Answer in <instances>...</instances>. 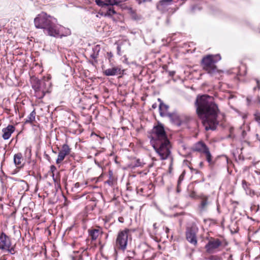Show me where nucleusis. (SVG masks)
Here are the masks:
<instances>
[{
	"instance_id": "obj_1",
	"label": "nucleus",
	"mask_w": 260,
	"mask_h": 260,
	"mask_svg": "<svg viewBox=\"0 0 260 260\" xmlns=\"http://www.w3.org/2000/svg\"><path fill=\"white\" fill-rule=\"evenodd\" d=\"M195 106L197 114L202 119V123L206 130L215 129L218 124L217 117L219 110L213 101V98L205 94L198 96Z\"/></svg>"
},
{
	"instance_id": "obj_2",
	"label": "nucleus",
	"mask_w": 260,
	"mask_h": 260,
	"mask_svg": "<svg viewBox=\"0 0 260 260\" xmlns=\"http://www.w3.org/2000/svg\"><path fill=\"white\" fill-rule=\"evenodd\" d=\"M50 18V16L46 14H42L35 19L34 23L37 28L46 29L49 35L55 37L58 35V30L51 22Z\"/></svg>"
},
{
	"instance_id": "obj_3",
	"label": "nucleus",
	"mask_w": 260,
	"mask_h": 260,
	"mask_svg": "<svg viewBox=\"0 0 260 260\" xmlns=\"http://www.w3.org/2000/svg\"><path fill=\"white\" fill-rule=\"evenodd\" d=\"M215 56L208 55L204 57L202 60L203 69L211 76H215L220 72L215 65V63L217 62L215 59Z\"/></svg>"
},
{
	"instance_id": "obj_4",
	"label": "nucleus",
	"mask_w": 260,
	"mask_h": 260,
	"mask_svg": "<svg viewBox=\"0 0 260 260\" xmlns=\"http://www.w3.org/2000/svg\"><path fill=\"white\" fill-rule=\"evenodd\" d=\"M153 147L161 160L167 159L171 154V144L169 140L155 142Z\"/></svg>"
},
{
	"instance_id": "obj_5",
	"label": "nucleus",
	"mask_w": 260,
	"mask_h": 260,
	"mask_svg": "<svg viewBox=\"0 0 260 260\" xmlns=\"http://www.w3.org/2000/svg\"><path fill=\"white\" fill-rule=\"evenodd\" d=\"M129 236V230L125 229L120 232L116 240L115 246L117 248L124 250L126 247L128 237Z\"/></svg>"
},
{
	"instance_id": "obj_6",
	"label": "nucleus",
	"mask_w": 260,
	"mask_h": 260,
	"mask_svg": "<svg viewBox=\"0 0 260 260\" xmlns=\"http://www.w3.org/2000/svg\"><path fill=\"white\" fill-rule=\"evenodd\" d=\"M153 131V138L155 139V142L169 140L162 125L158 124L154 127Z\"/></svg>"
},
{
	"instance_id": "obj_7",
	"label": "nucleus",
	"mask_w": 260,
	"mask_h": 260,
	"mask_svg": "<svg viewBox=\"0 0 260 260\" xmlns=\"http://www.w3.org/2000/svg\"><path fill=\"white\" fill-rule=\"evenodd\" d=\"M11 243L10 238L5 233H2L0 236V249L12 253L13 248H11Z\"/></svg>"
},
{
	"instance_id": "obj_8",
	"label": "nucleus",
	"mask_w": 260,
	"mask_h": 260,
	"mask_svg": "<svg viewBox=\"0 0 260 260\" xmlns=\"http://www.w3.org/2000/svg\"><path fill=\"white\" fill-rule=\"evenodd\" d=\"M194 150L204 153L206 155V160L210 165L213 164L211 154L209 151V148L205 143L202 142H198L194 147Z\"/></svg>"
},
{
	"instance_id": "obj_9",
	"label": "nucleus",
	"mask_w": 260,
	"mask_h": 260,
	"mask_svg": "<svg viewBox=\"0 0 260 260\" xmlns=\"http://www.w3.org/2000/svg\"><path fill=\"white\" fill-rule=\"evenodd\" d=\"M221 245V241L218 239H210L205 246L206 251L208 253L214 252Z\"/></svg>"
},
{
	"instance_id": "obj_10",
	"label": "nucleus",
	"mask_w": 260,
	"mask_h": 260,
	"mask_svg": "<svg viewBox=\"0 0 260 260\" xmlns=\"http://www.w3.org/2000/svg\"><path fill=\"white\" fill-rule=\"evenodd\" d=\"M71 149L69 146L64 144L62 145L61 149L59 151L56 159V163L57 164L61 162L64 159L65 157L70 153Z\"/></svg>"
},
{
	"instance_id": "obj_11",
	"label": "nucleus",
	"mask_w": 260,
	"mask_h": 260,
	"mask_svg": "<svg viewBox=\"0 0 260 260\" xmlns=\"http://www.w3.org/2000/svg\"><path fill=\"white\" fill-rule=\"evenodd\" d=\"M186 238L190 243L196 245L197 243L196 230L194 228H187L186 232Z\"/></svg>"
},
{
	"instance_id": "obj_12",
	"label": "nucleus",
	"mask_w": 260,
	"mask_h": 260,
	"mask_svg": "<svg viewBox=\"0 0 260 260\" xmlns=\"http://www.w3.org/2000/svg\"><path fill=\"white\" fill-rule=\"evenodd\" d=\"M15 127L12 125H9L6 128L3 129V138L5 140L8 139L11 134L14 132Z\"/></svg>"
},
{
	"instance_id": "obj_13",
	"label": "nucleus",
	"mask_w": 260,
	"mask_h": 260,
	"mask_svg": "<svg viewBox=\"0 0 260 260\" xmlns=\"http://www.w3.org/2000/svg\"><path fill=\"white\" fill-rule=\"evenodd\" d=\"M158 100L160 102L159 110L160 116L162 117L169 116V114H171V113L168 112L169 106L161 102L160 99H158Z\"/></svg>"
},
{
	"instance_id": "obj_14",
	"label": "nucleus",
	"mask_w": 260,
	"mask_h": 260,
	"mask_svg": "<svg viewBox=\"0 0 260 260\" xmlns=\"http://www.w3.org/2000/svg\"><path fill=\"white\" fill-rule=\"evenodd\" d=\"M121 68L119 67H115L112 68L108 69L104 71V74L106 76H114L118 74H120Z\"/></svg>"
},
{
	"instance_id": "obj_15",
	"label": "nucleus",
	"mask_w": 260,
	"mask_h": 260,
	"mask_svg": "<svg viewBox=\"0 0 260 260\" xmlns=\"http://www.w3.org/2000/svg\"><path fill=\"white\" fill-rule=\"evenodd\" d=\"M168 117L170 118V120L174 124L178 126H180L183 122V120H182L181 118L178 115L175 114H169Z\"/></svg>"
},
{
	"instance_id": "obj_16",
	"label": "nucleus",
	"mask_w": 260,
	"mask_h": 260,
	"mask_svg": "<svg viewBox=\"0 0 260 260\" xmlns=\"http://www.w3.org/2000/svg\"><path fill=\"white\" fill-rule=\"evenodd\" d=\"M208 197L205 196L201 197V202L200 205V209L202 211H205L207 209V206L209 205Z\"/></svg>"
},
{
	"instance_id": "obj_17",
	"label": "nucleus",
	"mask_w": 260,
	"mask_h": 260,
	"mask_svg": "<svg viewBox=\"0 0 260 260\" xmlns=\"http://www.w3.org/2000/svg\"><path fill=\"white\" fill-rule=\"evenodd\" d=\"M89 236L92 240H96L101 234V231L99 229H91L88 230Z\"/></svg>"
},
{
	"instance_id": "obj_18",
	"label": "nucleus",
	"mask_w": 260,
	"mask_h": 260,
	"mask_svg": "<svg viewBox=\"0 0 260 260\" xmlns=\"http://www.w3.org/2000/svg\"><path fill=\"white\" fill-rule=\"evenodd\" d=\"M23 160L22 154L18 153L15 154L14 156V161L15 164L18 167H21L22 166V161Z\"/></svg>"
},
{
	"instance_id": "obj_19",
	"label": "nucleus",
	"mask_w": 260,
	"mask_h": 260,
	"mask_svg": "<svg viewBox=\"0 0 260 260\" xmlns=\"http://www.w3.org/2000/svg\"><path fill=\"white\" fill-rule=\"evenodd\" d=\"M36 117V112L35 110L32 111L29 116L27 117V118L26 119L25 122V123H32L35 120Z\"/></svg>"
},
{
	"instance_id": "obj_20",
	"label": "nucleus",
	"mask_w": 260,
	"mask_h": 260,
	"mask_svg": "<svg viewBox=\"0 0 260 260\" xmlns=\"http://www.w3.org/2000/svg\"><path fill=\"white\" fill-rule=\"evenodd\" d=\"M116 13L113 8H109L105 14V16H112Z\"/></svg>"
},
{
	"instance_id": "obj_21",
	"label": "nucleus",
	"mask_w": 260,
	"mask_h": 260,
	"mask_svg": "<svg viewBox=\"0 0 260 260\" xmlns=\"http://www.w3.org/2000/svg\"><path fill=\"white\" fill-rule=\"evenodd\" d=\"M184 175L183 173H182L181 175H180V176L179 177V179L178 180V185H177V191L178 192L180 191L179 186H180L181 182L182 181V180L184 179Z\"/></svg>"
},
{
	"instance_id": "obj_22",
	"label": "nucleus",
	"mask_w": 260,
	"mask_h": 260,
	"mask_svg": "<svg viewBox=\"0 0 260 260\" xmlns=\"http://www.w3.org/2000/svg\"><path fill=\"white\" fill-rule=\"evenodd\" d=\"M254 119L256 122H260V113L258 112H256L254 114Z\"/></svg>"
},
{
	"instance_id": "obj_23",
	"label": "nucleus",
	"mask_w": 260,
	"mask_h": 260,
	"mask_svg": "<svg viewBox=\"0 0 260 260\" xmlns=\"http://www.w3.org/2000/svg\"><path fill=\"white\" fill-rule=\"evenodd\" d=\"M210 260H220L221 258L220 256L217 255H211L209 257Z\"/></svg>"
},
{
	"instance_id": "obj_24",
	"label": "nucleus",
	"mask_w": 260,
	"mask_h": 260,
	"mask_svg": "<svg viewBox=\"0 0 260 260\" xmlns=\"http://www.w3.org/2000/svg\"><path fill=\"white\" fill-rule=\"evenodd\" d=\"M173 0H161L159 4L160 5H164L165 4H169Z\"/></svg>"
},
{
	"instance_id": "obj_25",
	"label": "nucleus",
	"mask_w": 260,
	"mask_h": 260,
	"mask_svg": "<svg viewBox=\"0 0 260 260\" xmlns=\"http://www.w3.org/2000/svg\"><path fill=\"white\" fill-rule=\"evenodd\" d=\"M143 164L141 161L140 159H137L136 161V164L135 165V167H142Z\"/></svg>"
},
{
	"instance_id": "obj_26",
	"label": "nucleus",
	"mask_w": 260,
	"mask_h": 260,
	"mask_svg": "<svg viewBox=\"0 0 260 260\" xmlns=\"http://www.w3.org/2000/svg\"><path fill=\"white\" fill-rule=\"evenodd\" d=\"M137 2L140 5L143 3L150 2L151 0H137Z\"/></svg>"
},
{
	"instance_id": "obj_27",
	"label": "nucleus",
	"mask_w": 260,
	"mask_h": 260,
	"mask_svg": "<svg viewBox=\"0 0 260 260\" xmlns=\"http://www.w3.org/2000/svg\"><path fill=\"white\" fill-rule=\"evenodd\" d=\"M107 57L109 58V59L113 57V54L111 52H107Z\"/></svg>"
},
{
	"instance_id": "obj_28",
	"label": "nucleus",
	"mask_w": 260,
	"mask_h": 260,
	"mask_svg": "<svg viewBox=\"0 0 260 260\" xmlns=\"http://www.w3.org/2000/svg\"><path fill=\"white\" fill-rule=\"evenodd\" d=\"M256 83H257V88H258V89H260V83H259V81L258 79H256Z\"/></svg>"
},
{
	"instance_id": "obj_29",
	"label": "nucleus",
	"mask_w": 260,
	"mask_h": 260,
	"mask_svg": "<svg viewBox=\"0 0 260 260\" xmlns=\"http://www.w3.org/2000/svg\"><path fill=\"white\" fill-rule=\"evenodd\" d=\"M55 169H56V168L54 166H52L51 167V170L52 172H53V171L55 170Z\"/></svg>"
},
{
	"instance_id": "obj_30",
	"label": "nucleus",
	"mask_w": 260,
	"mask_h": 260,
	"mask_svg": "<svg viewBox=\"0 0 260 260\" xmlns=\"http://www.w3.org/2000/svg\"><path fill=\"white\" fill-rule=\"evenodd\" d=\"M75 186L77 188L78 187H80V183L77 182L75 184Z\"/></svg>"
},
{
	"instance_id": "obj_31",
	"label": "nucleus",
	"mask_w": 260,
	"mask_h": 260,
	"mask_svg": "<svg viewBox=\"0 0 260 260\" xmlns=\"http://www.w3.org/2000/svg\"><path fill=\"white\" fill-rule=\"evenodd\" d=\"M169 232V229L167 227L166 228V232L168 233Z\"/></svg>"
},
{
	"instance_id": "obj_32",
	"label": "nucleus",
	"mask_w": 260,
	"mask_h": 260,
	"mask_svg": "<svg viewBox=\"0 0 260 260\" xmlns=\"http://www.w3.org/2000/svg\"><path fill=\"white\" fill-rule=\"evenodd\" d=\"M152 108H153V109L156 108V107H157L156 104H153V105H152Z\"/></svg>"
},
{
	"instance_id": "obj_33",
	"label": "nucleus",
	"mask_w": 260,
	"mask_h": 260,
	"mask_svg": "<svg viewBox=\"0 0 260 260\" xmlns=\"http://www.w3.org/2000/svg\"><path fill=\"white\" fill-rule=\"evenodd\" d=\"M200 166L201 167H202L203 166V162H201L200 163Z\"/></svg>"
},
{
	"instance_id": "obj_34",
	"label": "nucleus",
	"mask_w": 260,
	"mask_h": 260,
	"mask_svg": "<svg viewBox=\"0 0 260 260\" xmlns=\"http://www.w3.org/2000/svg\"><path fill=\"white\" fill-rule=\"evenodd\" d=\"M246 181H245V180H243V181H242V184H243V185H244V184H246Z\"/></svg>"
},
{
	"instance_id": "obj_35",
	"label": "nucleus",
	"mask_w": 260,
	"mask_h": 260,
	"mask_svg": "<svg viewBox=\"0 0 260 260\" xmlns=\"http://www.w3.org/2000/svg\"><path fill=\"white\" fill-rule=\"evenodd\" d=\"M256 173L257 174H260V172H259L256 171Z\"/></svg>"
},
{
	"instance_id": "obj_36",
	"label": "nucleus",
	"mask_w": 260,
	"mask_h": 260,
	"mask_svg": "<svg viewBox=\"0 0 260 260\" xmlns=\"http://www.w3.org/2000/svg\"><path fill=\"white\" fill-rule=\"evenodd\" d=\"M155 225H156V223H154V224H153V226L155 228Z\"/></svg>"
},
{
	"instance_id": "obj_37",
	"label": "nucleus",
	"mask_w": 260,
	"mask_h": 260,
	"mask_svg": "<svg viewBox=\"0 0 260 260\" xmlns=\"http://www.w3.org/2000/svg\"><path fill=\"white\" fill-rule=\"evenodd\" d=\"M258 124H259V125H260V122H258Z\"/></svg>"
}]
</instances>
